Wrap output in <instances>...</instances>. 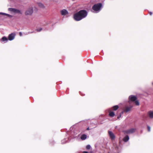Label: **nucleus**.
I'll use <instances>...</instances> for the list:
<instances>
[{"label":"nucleus","mask_w":153,"mask_h":153,"mask_svg":"<svg viewBox=\"0 0 153 153\" xmlns=\"http://www.w3.org/2000/svg\"><path fill=\"white\" fill-rule=\"evenodd\" d=\"M87 15L88 13L86 10H81L74 14V19L75 21H78L85 18Z\"/></svg>","instance_id":"nucleus-1"},{"label":"nucleus","mask_w":153,"mask_h":153,"mask_svg":"<svg viewBox=\"0 0 153 153\" xmlns=\"http://www.w3.org/2000/svg\"><path fill=\"white\" fill-rule=\"evenodd\" d=\"M102 7V5L101 3H98L94 4L92 7V9L96 13L99 12Z\"/></svg>","instance_id":"nucleus-2"},{"label":"nucleus","mask_w":153,"mask_h":153,"mask_svg":"<svg viewBox=\"0 0 153 153\" xmlns=\"http://www.w3.org/2000/svg\"><path fill=\"white\" fill-rule=\"evenodd\" d=\"M113 149L115 150L113 151V152L114 153H119L121 151V147L116 143H113Z\"/></svg>","instance_id":"nucleus-3"},{"label":"nucleus","mask_w":153,"mask_h":153,"mask_svg":"<svg viewBox=\"0 0 153 153\" xmlns=\"http://www.w3.org/2000/svg\"><path fill=\"white\" fill-rule=\"evenodd\" d=\"M33 12V8L32 7H30L26 10L25 14V15H31L32 14Z\"/></svg>","instance_id":"nucleus-4"},{"label":"nucleus","mask_w":153,"mask_h":153,"mask_svg":"<svg viewBox=\"0 0 153 153\" xmlns=\"http://www.w3.org/2000/svg\"><path fill=\"white\" fill-rule=\"evenodd\" d=\"M16 33H13L10 34L8 36V39L10 41H12L13 40L15 37Z\"/></svg>","instance_id":"nucleus-5"},{"label":"nucleus","mask_w":153,"mask_h":153,"mask_svg":"<svg viewBox=\"0 0 153 153\" xmlns=\"http://www.w3.org/2000/svg\"><path fill=\"white\" fill-rule=\"evenodd\" d=\"M135 129L134 128H132L130 129L126 130L124 131L125 134H130L134 132L135 131Z\"/></svg>","instance_id":"nucleus-6"},{"label":"nucleus","mask_w":153,"mask_h":153,"mask_svg":"<svg viewBox=\"0 0 153 153\" xmlns=\"http://www.w3.org/2000/svg\"><path fill=\"white\" fill-rule=\"evenodd\" d=\"M108 134L111 140H113L115 139V136L111 131H108Z\"/></svg>","instance_id":"nucleus-7"},{"label":"nucleus","mask_w":153,"mask_h":153,"mask_svg":"<svg viewBox=\"0 0 153 153\" xmlns=\"http://www.w3.org/2000/svg\"><path fill=\"white\" fill-rule=\"evenodd\" d=\"M129 100L132 101H135L137 99V97L133 95H131L129 97Z\"/></svg>","instance_id":"nucleus-8"},{"label":"nucleus","mask_w":153,"mask_h":153,"mask_svg":"<svg viewBox=\"0 0 153 153\" xmlns=\"http://www.w3.org/2000/svg\"><path fill=\"white\" fill-rule=\"evenodd\" d=\"M60 13L62 16H65L68 14V12L66 10L64 9L60 11Z\"/></svg>","instance_id":"nucleus-9"},{"label":"nucleus","mask_w":153,"mask_h":153,"mask_svg":"<svg viewBox=\"0 0 153 153\" xmlns=\"http://www.w3.org/2000/svg\"><path fill=\"white\" fill-rule=\"evenodd\" d=\"M1 15L4 16L6 18L9 17L10 18H11L12 17V15L3 13L1 12ZM2 17L1 16V18Z\"/></svg>","instance_id":"nucleus-10"},{"label":"nucleus","mask_w":153,"mask_h":153,"mask_svg":"<svg viewBox=\"0 0 153 153\" xmlns=\"http://www.w3.org/2000/svg\"><path fill=\"white\" fill-rule=\"evenodd\" d=\"M132 108V106L130 107H126L124 108L123 111L125 112H127L131 110Z\"/></svg>","instance_id":"nucleus-11"},{"label":"nucleus","mask_w":153,"mask_h":153,"mask_svg":"<svg viewBox=\"0 0 153 153\" xmlns=\"http://www.w3.org/2000/svg\"><path fill=\"white\" fill-rule=\"evenodd\" d=\"M148 114L150 118H153V111H149L148 112Z\"/></svg>","instance_id":"nucleus-12"},{"label":"nucleus","mask_w":153,"mask_h":153,"mask_svg":"<svg viewBox=\"0 0 153 153\" xmlns=\"http://www.w3.org/2000/svg\"><path fill=\"white\" fill-rule=\"evenodd\" d=\"M8 40V38L4 36L2 38L1 41L2 42H3L4 43H6L7 42Z\"/></svg>","instance_id":"nucleus-13"},{"label":"nucleus","mask_w":153,"mask_h":153,"mask_svg":"<svg viewBox=\"0 0 153 153\" xmlns=\"http://www.w3.org/2000/svg\"><path fill=\"white\" fill-rule=\"evenodd\" d=\"M129 140V137L127 135H126L123 138V140L125 142H127Z\"/></svg>","instance_id":"nucleus-14"},{"label":"nucleus","mask_w":153,"mask_h":153,"mask_svg":"<svg viewBox=\"0 0 153 153\" xmlns=\"http://www.w3.org/2000/svg\"><path fill=\"white\" fill-rule=\"evenodd\" d=\"M87 138V135L85 134L82 135L81 137V139L82 140H84Z\"/></svg>","instance_id":"nucleus-15"},{"label":"nucleus","mask_w":153,"mask_h":153,"mask_svg":"<svg viewBox=\"0 0 153 153\" xmlns=\"http://www.w3.org/2000/svg\"><path fill=\"white\" fill-rule=\"evenodd\" d=\"M109 115L110 117H113L114 116V114L113 112L111 111H109Z\"/></svg>","instance_id":"nucleus-16"},{"label":"nucleus","mask_w":153,"mask_h":153,"mask_svg":"<svg viewBox=\"0 0 153 153\" xmlns=\"http://www.w3.org/2000/svg\"><path fill=\"white\" fill-rule=\"evenodd\" d=\"M8 10L11 12H13L14 13H15V11H16V9L13 8H9Z\"/></svg>","instance_id":"nucleus-17"},{"label":"nucleus","mask_w":153,"mask_h":153,"mask_svg":"<svg viewBox=\"0 0 153 153\" xmlns=\"http://www.w3.org/2000/svg\"><path fill=\"white\" fill-rule=\"evenodd\" d=\"M119 106L117 105H115L112 107L113 110L114 111L117 110Z\"/></svg>","instance_id":"nucleus-18"},{"label":"nucleus","mask_w":153,"mask_h":153,"mask_svg":"<svg viewBox=\"0 0 153 153\" xmlns=\"http://www.w3.org/2000/svg\"><path fill=\"white\" fill-rule=\"evenodd\" d=\"M86 149L87 150L90 149H91V147L90 145H88L86 146Z\"/></svg>","instance_id":"nucleus-19"},{"label":"nucleus","mask_w":153,"mask_h":153,"mask_svg":"<svg viewBox=\"0 0 153 153\" xmlns=\"http://www.w3.org/2000/svg\"><path fill=\"white\" fill-rule=\"evenodd\" d=\"M38 5H39V6L41 7H42V8L44 7V5H43V4H42L41 3H39L38 4Z\"/></svg>","instance_id":"nucleus-20"},{"label":"nucleus","mask_w":153,"mask_h":153,"mask_svg":"<svg viewBox=\"0 0 153 153\" xmlns=\"http://www.w3.org/2000/svg\"><path fill=\"white\" fill-rule=\"evenodd\" d=\"M15 13H19V14L22 13L21 12V11H20V10H19L16 9V11H15Z\"/></svg>","instance_id":"nucleus-21"},{"label":"nucleus","mask_w":153,"mask_h":153,"mask_svg":"<svg viewBox=\"0 0 153 153\" xmlns=\"http://www.w3.org/2000/svg\"><path fill=\"white\" fill-rule=\"evenodd\" d=\"M67 140H66V139H64L62 140L61 141V143L62 144H64L66 142Z\"/></svg>","instance_id":"nucleus-22"},{"label":"nucleus","mask_w":153,"mask_h":153,"mask_svg":"<svg viewBox=\"0 0 153 153\" xmlns=\"http://www.w3.org/2000/svg\"><path fill=\"white\" fill-rule=\"evenodd\" d=\"M42 30V28L41 27H39L36 29V30L38 32H40Z\"/></svg>","instance_id":"nucleus-23"},{"label":"nucleus","mask_w":153,"mask_h":153,"mask_svg":"<svg viewBox=\"0 0 153 153\" xmlns=\"http://www.w3.org/2000/svg\"><path fill=\"white\" fill-rule=\"evenodd\" d=\"M135 103L136 105H139V102L138 101L135 100Z\"/></svg>","instance_id":"nucleus-24"},{"label":"nucleus","mask_w":153,"mask_h":153,"mask_svg":"<svg viewBox=\"0 0 153 153\" xmlns=\"http://www.w3.org/2000/svg\"><path fill=\"white\" fill-rule=\"evenodd\" d=\"M147 128L148 131H150V127L149 126H147Z\"/></svg>","instance_id":"nucleus-25"},{"label":"nucleus","mask_w":153,"mask_h":153,"mask_svg":"<svg viewBox=\"0 0 153 153\" xmlns=\"http://www.w3.org/2000/svg\"><path fill=\"white\" fill-rule=\"evenodd\" d=\"M19 34L20 36H22V33L21 32H20L19 33Z\"/></svg>","instance_id":"nucleus-26"},{"label":"nucleus","mask_w":153,"mask_h":153,"mask_svg":"<svg viewBox=\"0 0 153 153\" xmlns=\"http://www.w3.org/2000/svg\"><path fill=\"white\" fill-rule=\"evenodd\" d=\"M121 117V115L120 114L119 116H118L117 117V118L118 119H119V118Z\"/></svg>","instance_id":"nucleus-27"},{"label":"nucleus","mask_w":153,"mask_h":153,"mask_svg":"<svg viewBox=\"0 0 153 153\" xmlns=\"http://www.w3.org/2000/svg\"><path fill=\"white\" fill-rule=\"evenodd\" d=\"M83 153H88V152L87 151H84L83 152Z\"/></svg>","instance_id":"nucleus-28"},{"label":"nucleus","mask_w":153,"mask_h":153,"mask_svg":"<svg viewBox=\"0 0 153 153\" xmlns=\"http://www.w3.org/2000/svg\"><path fill=\"white\" fill-rule=\"evenodd\" d=\"M149 14H150V15H151L152 14V12H150Z\"/></svg>","instance_id":"nucleus-29"},{"label":"nucleus","mask_w":153,"mask_h":153,"mask_svg":"<svg viewBox=\"0 0 153 153\" xmlns=\"http://www.w3.org/2000/svg\"><path fill=\"white\" fill-rule=\"evenodd\" d=\"M87 130H89V127H88V128H87Z\"/></svg>","instance_id":"nucleus-30"},{"label":"nucleus","mask_w":153,"mask_h":153,"mask_svg":"<svg viewBox=\"0 0 153 153\" xmlns=\"http://www.w3.org/2000/svg\"><path fill=\"white\" fill-rule=\"evenodd\" d=\"M81 95L82 96H83V95H82V94H81Z\"/></svg>","instance_id":"nucleus-31"},{"label":"nucleus","mask_w":153,"mask_h":153,"mask_svg":"<svg viewBox=\"0 0 153 153\" xmlns=\"http://www.w3.org/2000/svg\"><path fill=\"white\" fill-rule=\"evenodd\" d=\"M81 95L82 96H83V95H82V94H81Z\"/></svg>","instance_id":"nucleus-32"},{"label":"nucleus","mask_w":153,"mask_h":153,"mask_svg":"<svg viewBox=\"0 0 153 153\" xmlns=\"http://www.w3.org/2000/svg\"><path fill=\"white\" fill-rule=\"evenodd\" d=\"M81 95L82 96H83V95H82V94H81Z\"/></svg>","instance_id":"nucleus-33"},{"label":"nucleus","mask_w":153,"mask_h":153,"mask_svg":"<svg viewBox=\"0 0 153 153\" xmlns=\"http://www.w3.org/2000/svg\"><path fill=\"white\" fill-rule=\"evenodd\" d=\"M81 95L82 96H83V95H82V94H81Z\"/></svg>","instance_id":"nucleus-34"},{"label":"nucleus","mask_w":153,"mask_h":153,"mask_svg":"<svg viewBox=\"0 0 153 153\" xmlns=\"http://www.w3.org/2000/svg\"><path fill=\"white\" fill-rule=\"evenodd\" d=\"M152 85H153V82L152 83Z\"/></svg>","instance_id":"nucleus-35"},{"label":"nucleus","mask_w":153,"mask_h":153,"mask_svg":"<svg viewBox=\"0 0 153 153\" xmlns=\"http://www.w3.org/2000/svg\"><path fill=\"white\" fill-rule=\"evenodd\" d=\"M108 153H109V152H108Z\"/></svg>","instance_id":"nucleus-36"}]
</instances>
